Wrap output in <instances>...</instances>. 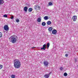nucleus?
<instances>
[{
    "label": "nucleus",
    "instance_id": "f257e3e1",
    "mask_svg": "<svg viewBox=\"0 0 78 78\" xmlns=\"http://www.w3.org/2000/svg\"><path fill=\"white\" fill-rule=\"evenodd\" d=\"M14 66L15 69H19L21 66V63L20 60L18 59L14 60Z\"/></svg>",
    "mask_w": 78,
    "mask_h": 78
},
{
    "label": "nucleus",
    "instance_id": "f03ea898",
    "mask_svg": "<svg viewBox=\"0 0 78 78\" xmlns=\"http://www.w3.org/2000/svg\"><path fill=\"white\" fill-rule=\"evenodd\" d=\"M11 41L10 42L12 43H16L17 42V37L16 36V37H14V36H12L11 37Z\"/></svg>",
    "mask_w": 78,
    "mask_h": 78
},
{
    "label": "nucleus",
    "instance_id": "7ed1b4c3",
    "mask_svg": "<svg viewBox=\"0 0 78 78\" xmlns=\"http://www.w3.org/2000/svg\"><path fill=\"white\" fill-rule=\"evenodd\" d=\"M4 29L5 31H8L9 30V27L8 25H5L4 27Z\"/></svg>",
    "mask_w": 78,
    "mask_h": 78
},
{
    "label": "nucleus",
    "instance_id": "20e7f679",
    "mask_svg": "<svg viewBox=\"0 0 78 78\" xmlns=\"http://www.w3.org/2000/svg\"><path fill=\"white\" fill-rule=\"evenodd\" d=\"M44 66L48 67V62L47 61H44Z\"/></svg>",
    "mask_w": 78,
    "mask_h": 78
},
{
    "label": "nucleus",
    "instance_id": "39448f33",
    "mask_svg": "<svg viewBox=\"0 0 78 78\" xmlns=\"http://www.w3.org/2000/svg\"><path fill=\"white\" fill-rule=\"evenodd\" d=\"M73 20V21H74V22L76 21V20H77V16L75 15H74L72 18Z\"/></svg>",
    "mask_w": 78,
    "mask_h": 78
},
{
    "label": "nucleus",
    "instance_id": "423d86ee",
    "mask_svg": "<svg viewBox=\"0 0 78 78\" xmlns=\"http://www.w3.org/2000/svg\"><path fill=\"white\" fill-rule=\"evenodd\" d=\"M46 44H44L43 45V48H41V50H45V49H46Z\"/></svg>",
    "mask_w": 78,
    "mask_h": 78
},
{
    "label": "nucleus",
    "instance_id": "0eeeda50",
    "mask_svg": "<svg viewBox=\"0 0 78 78\" xmlns=\"http://www.w3.org/2000/svg\"><path fill=\"white\" fill-rule=\"evenodd\" d=\"M52 33L53 34H56L57 33V30L55 29L53 30L52 31Z\"/></svg>",
    "mask_w": 78,
    "mask_h": 78
},
{
    "label": "nucleus",
    "instance_id": "6e6552de",
    "mask_svg": "<svg viewBox=\"0 0 78 78\" xmlns=\"http://www.w3.org/2000/svg\"><path fill=\"white\" fill-rule=\"evenodd\" d=\"M34 8L35 9H38L39 10H40V7L39 6H38V5H35Z\"/></svg>",
    "mask_w": 78,
    "mask_h": 78
},
{
    "label": "nucleus",
    "instance_id": "1a4fd4ad",
    "mask_svg": "<svg viewBox=\"0 0 78 78\" xmlns=\"http://www.w3.org/2000/svg\"><path fill=\"white\" fill-rule=\"evenodd\" d=\"M49 76H50V75H49V74H46L44 76V78L45 77V78H49Z\"/></svg>",
    "mask_w": 78,
    "mask_h": 78
},
{
    "label": "nucleus",
    "instance_id": "9d476101",
    "mask_svg": "<svg viewBox=\"0 0 78 78\" xmlns=\"http://www.w3.org/2000/svg\"><path fill=\"white\" fill-rule=\"evenodd\" d=\"M4 3V0H0V5H3Z\"/></svg>",
    "mask_w": 78,
    "mask_h": 78
},
{
    "label": "nucleus",
    "instance_id": "9b49d317",
    "mask_svg": "<svg viewBox=\"0 0 78 78\" xmlns=\"http://www.w3.org/2000/svg\"><path fill=\"white\" fill-rule=\"evenodd\" d=\"M24 10L25 12H27V10H28V7L27 6H25L24 8Z\"/></svg>",
    "mask_w": 78,
    "mask_h": 78
},
{
    "label": "nucleus",
    "instance_id": "f8f14e48",
    "mask_svg": "<svg viewBox=\"0 0 78 78\" xmlns=\"http://www.w3.org/2000/svg\"><path fill=\"white\" fill-rule=\"evenodd\" d=\"M37 21L38 22H41V18H38L37 19Z\"/></svg>",
    "mask_w": 78,
    "mask_h": 78
},
{
    "label": "nucleus",
    "instance_id": "ddd939ff",
    "mask_svg": "<svg viewBox=\"0 0 78 78\" xmlns=\"http://www.w3.org/2000/svg\"><path fill=\"white\" fill-rule=\"evenodd\" d=\"M52 30L53 28H52V27H50L48 28V30L49 31H51Z\"/></svg>",
    "mask_w": 78,
    "mask_h": 78
},
{
    "label": "nucleus",
    "instance_id": "4468645a",
    "mask_svg": "<svg viewBox=\"0 0 78 78\" xmlns=\"http://www.w3.org/2000/svg\"><path fill=\"white\" fill-rule=\"evenodd\" d=\"M44 20H48V17L47 16H45L44 17Z\"/></svg>",
    "mask_w": 78,
    "mask_h": 78
},
{
    "label": "nucleus",
    "instance_id": "2eb2a0df",
    "mask_svg": "<svg viewBox=\"0 0 78 78\" xmlns=\"http://www.w3.org/2000/svg\"><path fill=\"white\" fill-rule=\"evenodd\" d=\"M32 10H33V9H32V8H30L28 10L29 12H31V11H32Z\"/></svg>",
    "mask_w": 78,
    "mask_h": 78
},
{
    "label": "nucleus",
    "instance_id": "dca6fc26",
    "mask_svg": "<svg viewBox=\"0 0 78 78\" xmlns=\"http://www.w3.org/2000/svg\"><path fill=\"white\" fill-rule=\"evenodd\" d=\"M51 23V22L50 21H48L47 22V24H48V25H50Z\"/></svg>",
    "mask_w": 78,
    "mask_h": 78
},
{
    "label": "nucleus",
    "instance_id": "f3484780",
    "mask_svg": "<svg viewBox=\"0 0 78 78\" xmlns=\"http://www.w3.org/2000/svg\"><path fill=\"white\" fill-rule=\"evenodd\" d=\"M53 5V3L51 2H49L48 3V6H52Z\"/></svg>",
    "mask_w": 78,
    "mask_h": 78
},
{
    "label": "nucleus",
    "instance_id": "a211bd4d",
    "mask_svg": "<svg viewBox=\"0 0 78 78\" xmlns=\"http://www.w3.org/2000/svg\"><path fill=\"white\" fill-rule=\"evenodd\" d=\"M11 77L12 78H16V76L12 74L11 76Z\"/></svg>",
    "mask_w": 78,
    "mask_h": 78
},
{
    "label": "nucleus",
    "instance_id": "6ab92c4d",
    "mask_svg": "<svg viewBox=\"0 0 78 78\" xmlns=\"http://www.w3.org/2000/svg\"><path fill=\"white\" fill-rule=\"evenodd\" d=\"M49 46H50V43H48L47 44V48L48 49L49 48Z\"/></svg>",
    "mask_w": 78,
    "mask_h": 78
},
{
    "label": "nucleus",
    "instance_id": "aec40b11",
    "mask_svg": "<svg viewBox=\"0 0 78 78\" xmlns=\"http://www.w3.org/2000/svg\"><path fill=\"white\" fill-rule=\"evenodd\" d=\"M42 25H43V26H45L46 25V23L44 22H43L42 23Z\"/></svg>",
    "mask_w": 78,
    "mask_h": 78
},
{
    "label": "nucleus",
    "instance_id": "412c9836",
    "mask_svg": "<svg viewBox=\"0 0 78 78\" xmlns=\"http://www.w3.org/2000/svg\"><path fill=\"white\" fill-rule=\"evenodd\" d=\"M64 75L65 76H67V73H65L64 74Z\"/></svg>",
    "mask_w": 78,
    "mask_h": 78
},
{
    "label": "nucleus",
    "instance_id": "4be33fe9",
    "mask_svg": "<svg viewBox=\"0 0 78 78\" xmlns=\"http://www.w3.org/2000/svg\"><path fill=\"white\" fill-rule=\"evenodd\" d=\"M2 33L0 32V37H2Z\"/></svg>",
    "mask_w": 78,
    "mask_h": 78
},
{
    "label": "nucleus",
    "instance_id": "5701e85b",
    "mask_svg": "<svg viewBox=\"0 0 78 78\" xmlns=\"http://www.w3.org/2000/svg\"><path fill=\"white\" fill-rule=\"evenodd\" d=\"M3 68V65H0V69H2Z\"/></svg>",
    "mask_w": 78,
    "mask_h": 78
},
{
    "label": "nucleus",
    "instance_id": "b1692460",
    "mask_svg": "<svg viewBox=\"0 0 78 78\" xmlns=\"http://www.w3.org/2000/svg\"><path fill=\"white\" fill-rule=\"evenodd\" d=\"M16 22H19V20L18 19H17L16 20Z\"/></svg>",
    "mask_w": 78,
    "mask_h": 78
},
{
    "label": "nucleus",
    "instance_id": "393cba45",
    "mask_svg": "<svg viewBox=\"0 0 78 78\" xmlns=\"http://www.w3.org/2000/svg\"><path fill=\"white\" fill-rule=\"evenodd\" d=\"M60 69L61 70H63V68L62 67H60Z\"/></svg>",
    "mask_w": 78,
    "mask_h": 78
},
{
    "label": "nucleus",
    "instance_id": "a878e982",
    "mask_svg": "<svg viewBox=\"0 0 78 78\" xmlns=\"http://www.w3.org/2000/svg\"><path fill=\"white\" fill-rule=\"evenodd\" d=\"M4 17H8V16H7V15H3Z\"/></svg>",
    "mask_w": 78,
    "mask_h": 78
},
{
    "label": "nucleus",
    "instance_id": "bb28decb",
    "mask_svg": "<svg viewBox=\"0 0 78 78\" xmlns=\"http://www.w3.org/2000/svg\"><path fill=\"white\" fill-rule=\"evenodd\" d=\"M14 18V16H12L11 17V19H13V18Z\"/></svg>",
    "mask_w": 78,
    "mask_h": 78
},
{
    "label": "nucleus",
    "instance_id": "cd10ccee",
    "mask_svg": "<svg viewBox=\"0 0 78 78\" xmlns=\"http://www.w3.org/2000/svg\"><path fill=\"white\" fill-rule=\"evenodd\" d=\"M65 56L66 57H67V56H68V54H66Z\"/></svg>",
    "mask_w": 78,
    "mask_h": 78
},
{
    "label": "nucleus",
    "instance_id": "c85d7f7f",
    "mask_svg": "<svg viewBox=\"0 0 78 78\" xmlns=\"http://www.w3.org/2000/svg\"><path fill=\"white\" fill-rule=\"evenodd\" d=\"M36 48V47H32L31 48L33 49V48Z\"/></svg>",
    "mask_w": 78,
    "mask_h": 78
},
{
    "label": "nucleus",
    "instance_id": "c756f323",
    "mask_svg": "<svg viewBox=\"0 0 78 78\" xmlns=\"http://www.w3.org/2000/svg\"><path fill=\"white\" fill-rule=\"evenodd\" d=\"M77 60H76V59L75 60V62H76V61H77Z\"/></svg>",
    "mask_w": 78,
    "mask_h": 78
},
{
    "label": "nucleus",
    "instance_id": "7c9ffc66",
    "mask_svg": "<svg viewBox=\"0 0 78 78\" xmlns=\"http://www.w3.org/2000/svg\"><path fill=\"white\" fill-rule=\"evenodd\" d=\"M49 75H50V73H49Z\"/></svg>",
    "mask_w": 78,
    "mask_h": 78
}]
</instances>
